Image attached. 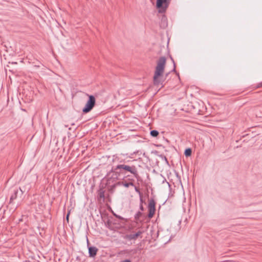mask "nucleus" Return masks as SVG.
Returning a JSON list of instances; mask_svg holds the SVG:
<instances>
[{
	"instance_id": "aec40b11",
	"label": "nucleus",
	"mask_w": 262,
	"mask_h": 262,
	"mask_svg": "<svg viewBox=\"0 0 262 262\" xmlns=\"http://www.w3.org/2000/svg\"><path fill=\"white\" fill-rule=\"evenodd\" d=\"M171 60L172 61V62L173 63V66H174V68H173V69L172 70V71L175 72L176 71V64H175L174 60L173 59V58L172 57H171Z\"/></svg>"
},
{
	"instance_id": "9b49d317",
	"label": "nucleus",
	"mask_w": 262,
	"mask_h": 262,
	"mask_svg": "<svg viewBox=\"0 0 262 262\" xmlns=\"http://www.w3.org/2000/svg\"><path fill=\"white\" fill-rule=\"evenodd\" d=\"M121 183L123 186L126 188L130 186H135L134 184L132 182L128 183L122 182Z\"/></svg>"
},
{
	"instance_id": "9d476101",
	"label": "nucleus",
	"mask_w": 262,
	"mask_h": 262,
	"mask_svg": "<svg viewBox=\"0 0 262 262\" xmlns=\"http://www.w3.org/2000/svg\"><path fill=\"white\" fill-rule=\"evenodd\" d=\"M142 215L141 211H138L135 215V219L138 222L139 221L140 218Z\"/></svg>"
},
{
	"instance_id": "0eeeda50",
	"label": "nucleus",
	"mask_w": 262,
	"mask_h": 262,
	"mask_svg": "<svg viewBox=\"0 0 262 262\" xmlns=\"http://www.w3.org/2000/svg\"><path fill=\"white\" fill-rule=\"evenodd\" d=\"M88 250L89 256L91 257H95L98 251V249L97 248L93 246L89 247Z\"/></svg>"
},
{
	"instance_id": "f8f14e48",
	"label": "nucleus",
	"mask_w": 262,
	"mask_h": 262,
	"mask_svg": "<svg viewBox=\"0 0 262 262\" xmlns=\"http://www.w3.org/2000/svg\"><path fill=\"white\" fill-rule=\"evenodd\" d=\"M143 231L139 230L138 232H137L135 234H132L134 240H136L141 234L143 233Z\"/></svg>"
},
{
	"instance_id": "f3484780",
	"label": "nucleus",
	"mask_w": 262,
	"mask_h": 262,
	"mask_svg": "<svg viewBox=\"0 0 262 262\" xmlns=\"http://www.w3.org/2000/svg\"><path fill=\"white\" fill-rule=\"evenodd\" d=\"M143 198H142V196L141 194V195H140V204L143 205Z\"/></svg>"
},
{
	"instance_id": "1a4fd4ad",
	"label": "nucleus",
	"mask_w": 262,
	"mask_h": 262,
	"mask_svg": "<svg viewBox=\"0 0 262 262\" xmlns=\"http://www.w3.org/2000/svg\"><path fill=\"white\" fill-rule=\"evenodd\" d=\"M123 238L124 239H126V240H128V241L134 240V238L133 237V235L132 234H125L124 236H123Z\"/></svg>"
},
{
	"instance_id": "20e7f679",
	"label": "nucleus",
	"mask_w": 262,
	"mask_h": 262,
	"mask_svg": "<svg viewBox=\"0 0 262 262\" xmlns=\"http://www.w3.org/2000/svg\"><path fill=\"white\" fill-rule=\"evenodd\" d=\"M171 0H157L156 7L158 9V12L160 13H164L167 8Z\"/></svg>"
},
{
	"instance_id": "f257e3e1",
	"label": "nucleus",
	"mask_w": 262,
	"mask_h": 262,
	"mask_svg": "<svg viewBox=\"0 0 262 262\" xmlns=\"http://www.w3.org/2000/svg\"><path fill=\"white\" fill-rule=\"evenodd\" d=\"M136 160L127 161L120 163L115 167H112L110 171L107 173L106 177L108 179L118 180L121 176L126 177L130 176L136 179L139 178L137 167L134 164Z\"/></svg>"
},
{
	"instance_id": "7ed1b4c3",
	"label": "nucleus",
	"mask_w": 262,
	"mask_h": 262,
	"mask_svg": "<svg viewBox=\"0 0 262 262\" xmlns=\"http://www.w3.org/2000/svg\"><path fill=\"white\" fill-rule=\"evenodd\" d=\"M86 95L88 96L89 99L82 109V112L84 114L90 112L96 104V99L93 95H90L89 94H86Z\"/></svg>"
},
{
	"instance_id": "412c9836",
	"label": "nucleus",
	"mask_w": 262,
	"mask_h": 262,
	"mask_svg": "<svg viewBox=\"0 0 262 262\" xmlns=\"http://www.w3.org/2000/svg\"><path fill=\"white\" fill-rule=\"evenodd\" d=\"M140 210H141V211H144V207L143 205L142 204H140Z\"/></svg>"
},
{
	"instance_id": "4468645a",
	"label": "nucleus",
	"mask_w": 262,
	"mask_h": 262,
	"mask_svg": "<svg viewBox=\"0 0 262 262\" xmlns=\"http://www.w3.org/2000/svg\"><path fill=\"white\" fill-rule=\"evenodd\" d=\"M150 134L153 137H157L159 135V132L156 130H152L150 131Z\"/></svg>"
},
{
	"instance_id": "dca6fc26",
	"label": "nucleus",
	"mask_w": 262,
	"mask_h": 262,
	"mask_svg": "<svg viewBox=\"0 0 262 262\" xmlns=\"http://www.w3.org/2000/svg\"><path fill=\"white\" fill-rule=\"evenodd\" d=\"M135 191H136L137 192L139 193V195H141V194H142V193H141V192H140V191L138 187H137L135 186Z\"/></svg>"
},
{
	"instance_id": "2eb2a0df",
	"label": "nucleus",
	"mask_w": 262,
	"mask_h": 262,
	"mask_svg": "<svg viewBox=\"0 0 262 262\" xmlns=\"http://www.w3.org/2000/svg\"><path fill=\"white\" fill-rule=\"evenodd\" d=\"M98 195L100 198H104V191L100 189L98 191Z\"/></svg>"
},
{
	"instance_id": "ddd939ff",
	"label": "nucleus",
	"mask_w": 262,
	"mask_h": 262,
	"mask_svg": "<svg viewBox=\"0 0 262 262\" xmlns=\"http://www.w3.org/2000/svg\"><path fill=\"white\" fill-rule=\"evenodd\" d=\"M191 153H192L191 149L189 148L186 149L185 150V152H184V154L186 157L191 156Z\"/></svg>"
},
{
	"instance_id": "f03ea898",
	"label": "nucleus",
	"mask_w": 262,
	"mask_h": 262,
	"mask_svg": "<svg viewBox=\"0 0 262 262\" xmlns=\"http://www.w3.org/2000/svg\"><path fill=\"white\" fill-rule=\"evenodd\" d=\"M166 58L164 56L160 57L157 62L153 77L154 84L156 86H163L165 81L163 76L166 65Z\"/></svg>"
},
{
	"instance_id": "6ab92c4d",
	"label": "nucleus",
	"mask_w": 262,
	"mask_h": 262,
	"mask_svg": "<svg viewBox=\"0 0 262 262\" xmlns=\"http://www.w3.org/2000/svg\"><path fill=\"white\" fill-rule=\"evenodd\" d=\"M262 87V82L258 83L256 86H255V88L256 89H257V88H261Z\"/></svg>"
},
{
	"instance_id": "6e6552de",
	"label": "nucleus",
	"mask_w": 262,
	"mask_h": 262,
	"mask_svg": "<svg viewBox=\"0 0 262 262\" xmlns=\"http://www.w3.org/2000/svg\"><path fill=\"white\" fill-rule=\"evenodd\" d=\"M168 23L167 17L165 15H162L161 19V22L160 23V27L162 28H165L167 27Z\"/></svg>"
},
{
	"instance_id": "a211bd4d",
	"label": "nucleus",
	"mask_w": 262,
	"mask_h": 262,
	"mask_svg": "<svg viewBox=\"0 0 262 262\" xmlns=\"http://www.w3.org/2000/svg\"><path fill=\"white\" fill-rule=\"evenodd\" d=\"M114 215L116 217H117V218H118V219H119L120 220H124V218L123 217H122V216H120L119 215H117L116 214H114Z\"/></svg>"
},
{
	"instance_id": "4be33fe9",
	"label": "nucleus",
	"mask_w": 262,
	"mask_h": 262,
	"mask_svg": "<svg viewBox=\"0 0 262 262\" xmlns=\"http://www.w3.org/2000/svg\"><path fill=\"white\" fill-rule=\"evenodd\" d=\"M160 156V157H161L162 158H164V159H165V160L167 162H168L167 160V158H166V157H165V156H163V155H160V156Z\"/></svg>"
},
{
	"instance_id": "39448f33",
	"label": "nucleus",
	"mask_w": 262,
	"mask_h": 262,
	"mask_svg": "<svg viewBox=\"0 0 262 262\" xmlns=\"http://www.w3.org/2000/svg\"><path fill=\"white\" fill-rule=\"evenodd\" d=\"M24 194V191L21 188H15L13 189L10 198L9 203L11 204L14 200L19 198L22 200V196Z\"/></svg>"
},
{
	"instance_id": "423d86ee",
	"label": "nucleus",
	"mask_w": 262,
	"mask_h": 262,
	"mask_svg": "<svg viewBox=\"0 0 262 262\" xmlns=\"http://www.w3.org/2000/svg\"><path fill=\"white\" fill-rule=\"evenodd\" d=\"M156 202L153 199H151L149 200L148 205V217L149 219H151L153 217L156 211Z\"/></svg>"
},
{
	"instance_id": "5701e85b",
	"label": "nucleus",
	"mask_w": 262,
	"mask_h": 262,
	"mask_svg": "<svg viewBox=\"0 0 262 262\" xmlns=\"http://www.w3.org/2000/svg\"><path fill=\"white\" fill-rule=\"evenodd\" d=\"M69 215H70V212H69L67 215V216H66V219L67 220V221H69Z\"/></svg>"
}]
</instances>
